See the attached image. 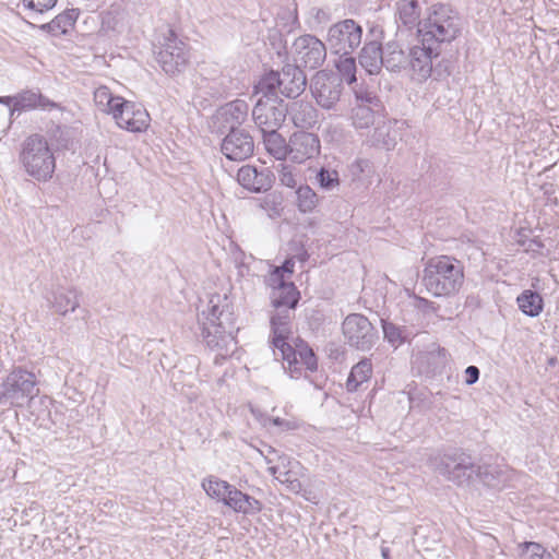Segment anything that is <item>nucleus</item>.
I'll return each instance as SVG.
<instances>
[{
  "label": "nucleus",
  "instance_id": "nucleus-3",
  "mask_svg": "<svg viewBox=\"0 0 559 559\" xmlns=\"http://www.w3.org/2000/svg\"><path fill=\"white\" fill-rule=\"evenodd\" d=\"M460 17L448 4L437 3L428 9L427 16L418 28L419 43L440 49L441 44L451 43L460 33Z\"/></svg>",
  "mask_w": 559,
  "mask_h": 559
},
{
  "label": "nucleus",
  "instance_id": "nucleus-6",
  "mask_svg": "<svg viewBox=\"0 0 559 559\" xmlns=\"http://www.w3.org/2000/svg\"><path fill=\"white\" fill-rule=\"evenodd\" d=\"M156 60L167 75L176 76L189 67V45L174 29L168 28L163 34V41H160Z\"/></svg>",
  "mask_w": 559,
  "mask_h": 559
},
{
  "label": "nucleus",
  "instance_id": "nucleus-34",
  "mask_svg": "<svg viewBox=\"0 0 559 559\" xmlns=\"http://www.w3.org/2000/svg\"><path fill=\"white\" fill-rule=\"evenodd\" d=\"M519 309L528 317H538L544 309L543 297L534 290L525 289L516 297Z\"/></svg>",
  "mask_w": 559,
  "mask_h": 559
},
{
  "label": "nucleus",
  "instance_id": "nucleus-16",
  "mask_svg": "<svg viewBox=\"0 0 559 559\" xmlns=\"http://www.w3.org/2000/svg\"><path fill=\"white\" fill-rule=\"evenodd\" d=\"M357 104L352 108L350 120L356 129L374 126L383 117L380 99L368 92H355Z\"/></svg>",
  "mask_w": 559,
  "mask_h": 559
},
{
  "label": "nucleus",
  "instance_id": "nucleus-26",
  "mask_svg": "<svg viewBox=\"0 0 559 559\" xmlns=\"http://www.w3.org/2000/svg\"><path fill=\"white\" fill-rule=\"evenodd\" d=\"M57 107L58 105L55 102H51L40 93L23 91L15 95V103L10 110V116L13 117L15 112L32 110L35 108L51 110Z\"/></svg>",
  "mask_w": 559,
  "mask_h": 559
},
{
  "label": "nucleus",
  "instance_id": "nucleus-54",
  "mask_svg": "<svg viewBox=\"0 0 559 559\" xmlns=\"http://www.w3.org/2000/svg\"><path fill=\"white\" fill-rule=\"evenodd\" d=\"M465 374H466L465 384L472 385L478 381L480 371H479L478 367H476V366H468L465 369Z\"/></svg>",
  "mask_w": 559,
  "mask_h": 559
},
{
  "label": "nucleus",
  "instance_id": "nucleus-25",
  "mask_svg": "<svg viewBox=\"0 0 559 559\" xmlns=\"http://www.w3.org/2000/svg\"><path fill=\"white\" fill-rule=\"evenodd\" d=\"M223 503L235 512L242 514H255L262 510V503L258 499L242 492L233 485L228 489V495Z\"/></svg>",
  "mask_w": 559,
  "mask_h": 559
},
{
  "label": "nucleus",
  "instance_id": "nucleus-57",
  "mask_svg": "<svg viewBox=\"0 0 559 559\" xmlns=\"http://www.w3.org/2000/svg\"><path fill=\"white\" fill-rule=\"evenodd\" d=\"M294 266H295V263L292 259H288L286 260L282 267L278 269L280 270V273L283 275V272L284 273H288V274H292L294 272Z\"/></svg>",
  "mask_w": 559,
  "mask_h": 559
},
{
  "label": "nucleus",
  "instance_id": "nucleus-58",
  "mask_svg": "<svg viewBox=\"0 0 559 559\" xmlns=\"http://www.w3.org/2000/svg\"><path fill=\"white\" fill-rule=\"evenodd\" d=\"M15 103V95L14 96H2L0 97V104L11 106L13 107V104Z\"/></svg>",
  "mask_w": 559,
  "mask_h": 559
},
{
  "label": "nucleus",
  "instance_id": "nucleus-46",
  "mask_svg": "<svg viewBox=\"0 0 559 559\" xmlns=\"http://www.w3.org/2000/svg\"><path fill=\"white\" fill-rule=\"evenodd\" d=\"M296 467H299V462L292 460L285 454H281L275 463L269 466L267 471L272 476H276L283 472H288Z\"/></svg>",
  "mask_w": 559,
  "mask_h": 559
},
{
  "label": "nucleus",
  "instance_id": "nucleus-48",
  "mask_svg": "<svg viewBox=\"0 0 559 559\" xmlns=\"http://www.w3.org/2000/svg\"><path fill=\"white\" fill-rule=\"evenodd\" d=\"M118 360L121 366L133 364L136 360V354L130 349L131 341L128 336H123L119 343Z\"/></svg>",
  "mask_w": 559,
  "mask_h": 559
},
{
  "label": "nucleus",
  "instance_id": "nucleus-53",
  "mask_svg": "<svg viewBox=\"0 0 559 559\" xmlns=\"http://www.w3.org/2000/svg\"><path fill=\"white\" fill-rule=\"evenodd\" d=\"M526 252L540 253L544 248V243L539 238H533L521 242Z\"/></svg>",
  "mask_w": 559,
  "mask_h": 559
},
{
  "label": "nucleus",
  "instance_id": "nucleus-60",
  "mask_svg": "<svg viewBox=\"0 0 559 559\" xmlns=\"http://www.w3.org/2000/svg\"><path fill=\"white\" fill-rule=\"evenodd\" d=\"M430 405H431V403H430V402H426L425 400H423L421 405H420L421 411H428V409H430Z\"/></svg>",
  "mask_w": 559,
  "mask_h": 559
},
{
  "label": "nucleus",
  "instance_id": "nucleus-38",
  "mask_svg": "<svg viewBox=\"0 0 559 559\" xmlns=\"http://www.w3.org/2000/svg\"><path fill=\"white\" fill-rule=\"evenodd\" d=\"M503 474V471L497 465H477L475 479L483 481L487 486L496 487L504 480Z\"/></svg>",
  "mask_w": 559,
  "mask_h": 559
},
{
  "label": "nucleus",
  "instance_id": "nucleus-37",
  "mask_svg": "<svg viewBox=\"0 0 559 559\" xmlns=\"http://www.w3.org/2000/svg\"><path fill=\"white\" fill-rule=\"evenodd\" d=\"M76 10H68L63 13L57 15L49 23L43 25V28L48 29L51 33H61L64 34L67 31L72 27L78 19Z\"/></svg>",
  "mask_w": 559,
  "mask_h": 559
},
{
  "label": "nucleus",
  "instance_id": "nucleus-44",
  "mask_svg": "<svg viewBox=\"0 0 559 559\" xmlns=\"http://www.w3.org/2000/svg\"><path fill=\"white\" fill-rule=\"evenodd\" d=\"M522 559H554L546 548L535 542H524L519 545Z\"/></svg>",
  "mask_w": 559,
  "mask_h": 559
},
{
  "label": "nucleus",
  "instance_id": "nucleus-33",
  "mask_svg": "<svg viewBox=\"0 0 559 559\" xmlns=\"http://www.w3.org/2000/svg\"><path fill=\"white\" fill-rule=\"evenodd\" d=\"M371 143L372 145L381 146L388 151L395 146L396 131L393 129L391 122L386 121L384 117L374 124Z\"/></svg>",
  "mask_w": 559,
  "mask_h": 559
},
{
  "label": "nucleus",
  "instance_id": "nucleus-23",
  "mask_svg": "<svg viewBox=\"0 0 559 559\" xmlns=\"http://www.w3.org/2000/svg\"><path fill=\"white\" fill-rule=\"evenodd\" d=\"M286 109L287 116L298 129H311L318 122V110L309 102H292L289 105H286Z\"/></svg>",
  "mask_w": 559,
  "mask_h": 559
},
{
  "label": "nucleus",
  "instance_id": "nucleus-30",
  "mask_svg": "<svg viewBox=\"0 0 559 559\" xmlns=\"http://www.w3.org/2000/svg\"><path fill=\"white\" fill-rule=\"evenodd\" d=\"M407 52L395 40L388 41L383 47V67L390 72L407 70Z\"/></svg>",
  "mask_w": 559,
  "mask_h": 559
},
{
  "label": "nucleus",
  "instance_id": "nucleus-55",
  "mask_svg": "<svg viewBox=\"0 0 559 559\" xmlns=\"http://www.w3.org/2000/svg\"><path fill=\"white\" fill-rule=\"evenodd\" d=\"M272 424L274 426L280 427L283 430H289L294 428L293 423L282 419L280 417L269 418L267 421H265V425Z\"/></svg>",
  "mask_w": 559,
  "mask_h": 559
},
{
  "label": "nucleus",
  "instance_id": "nucleus-50",
  "mask_svg": "<svg viewBox=\"0 0 559 559\" xmlns=\"http://www.w3.org/2000/svg\"><path fill=\"white\" fill-rule=\"evenodd\" d=\"M24 7L35 14H43L49 10H51L57 0H22Z\"/></svg>",
  "mask_w": 559,
  "mask_h": 559
},
{
  "label": "nucleus",
  "instance_id": "nucleus-56",
  "mask_svg": "<svg viewBox=\"0 0 559 559\" xmlns=\"http://www.w3.org/2000/svg\"><path fill=\"white\" fill-rule=\"evenodd\" d=\"M416 300H417L416 307L418 309H420L421 311L429 312V311H435L436 310L432 301H429V300H427L425 298H421V297H418Z\"/></svg>",
  "mask_w": 559,
  "mask_h": 559
},
{
  "label": "nucleus",
  "instance_id": "nucleus-10",
  "mask_svg": "<svg viewBox=\"0 0 559 559\" xmlns=\"http://www.w3.org/2000/svg\"><path fill=\"white\" fill-rule=\"evenodd\" d=\"M362 27L352 19H345L331 25L328 29L326 45L332 53H352L360 46Z\"/></svg>",
  "mask_w": 559,
  "mask_h": 559
},
{
  "label": "nucleus",
  "instance_id": "nucleus-31",
  "mask_svg": "<svg viewBox=\"0 0 559 559\" xmlns=\"http://www.w3.org/2000/svg\"><path fill=\"white\" fill-rule=\"evenodd\" d=\"M51 305L57 313L66 316L79 308V294L74 288H60L53 293Z\"/></svg>",
  "mask_w": 559,
  "mask_h": 559
},
{
  "label": "nucleus",
  "instance_id": "nucleus-11",
  "mask_svg": "<svg viewBox=\"0 0 559 559\" xmlns=\"http://www.w3.org/2000/svg\"><path fill=\"white\" fill-rule=\"evenodd\" d=\"M289 53L298 67L314 70L326 59V45L314 35L305 34L294 40Z\"/></svg>",
  "mask_w": 559,
  "mask_h": 559
},
{
  "label": "nucleus",
  "instance_id": "nucleus-42",
  "mask_svg": "<svg viewBox=\"0 0 559 559\" xmlns=\"http://www.w3.org/2000/svg\"><path fill=\"white\" fill-rule=\"evenodd\" d=\"M338 59L335 62L336 69L341 74L342 81L345 80L348 84L356 82V59L352 53L338 55Z\"/></svg>",
  "mask_w": 559,
  "mask_h": 559
},
{
  "label": "nucleus",
  "instance_id": "nucleus-35",
  "mask_svg": "<svg viewBox=\"0 0 559 559\" xmlns=\"http://www.w3.org/2000/svg\"><path fill=\"white\" fill-rule=\"evenodd\" d=\"M372 373V364L369 359H361L356 364L347 378L346 389L349 392H354L360 384L368 381Z\"/></svg>",
  "mask_w": 559,
  "mask_h": 559
},
{
  "label": "nucleus",
  "instance_id": "nucleus-20",
  "mask_svg": "<svg viewBox=\"0 0 559 559\" xmlns=\"http://www.w3.org/2000/svg\"><path fill=\"white\" fill-rule=\"evenodd\" d=\"M237 181L246 190L261 193L272 188V174L269 169L259 170L251 165H243L237 171Z\"/></svg>",
  "mask_w": 559,
  "mask_h": 559
},
{
  "label": "nucleus",
  "instance_id": "nucleus-18",
  "mask_svg": "<svg viewBox=\"0 0 559 559\" xmlns=\"http://www.w3.org/2000/svg\"><path fill=\"white\" fill-rule=\"evenodd\" d=\"M221 151L229 160L242 162L253 154L254 142L249 132L234 129L223 139Z\"/></svg>",
  "mask_w": 559,
  "mask_h": 559
},
{
  "label": "nucleus",
  "instance_id": "nucleus-28",
  "mask_svg": "<svg viewBox=\"0 0 559 559\" xmlns=\"http://www.w3.org/2000/svg\"><path fill=\"white\" fill-rule=\"evenodd\" d=\"M276 312L271 318V326H272V344L274 349L278 347H283L288 343L290 335V319H292V310L290 308H281L275 309Z\"/></svg>",
  "mask_w": 559,
  "mask_h": 559
},
{
  "label": "nucleus",
  "instance_id": "nucleus-15",
  "mask_svg": "<svg viewBox=\"0 0 559 559\" xmlns=\"http://www.w3.org/2000/svg\"><path fill=\"white\" fill-rule=\"evenodd\" d=\"M440 55V49L427 43L409 48L407 52V70L413 81L425 82L432 73V60Z\"/></svg>",
  "mask_w": 559,
  "mask_h": 559
},
{
  "label": "nucleus",
  "instance_id": "nucleus-52",
  "mask_svg": "<svg viewBox=\"0 0 559 559\" xmlns=\"http://www.w3.org/2000/svg\"><path fill=\"white\" fill-rule=\"evenodd\" d=\"M258 451L270 466L273 465L281 455L276 449L269 444H262V448L258 449Z\"/></svg>",
  "mask_w": 559,
  "mask_h": 559
},
{
  "label": "nucleus",
  "instance_id": "nucleus-43",
  "mask_svg": "<svg viewBox=\"0 0 559 559\" xmlns=\"http://www.w3.org/2000/svg\"><path fill=\"white\" fill-rule=\"evenodd\" d=\"M319 187L325 191L338 189L341 185L338 171L335 169L321 167L316 176Z\"/></svg>",
  "mask_w": 559,
  "mask_h": 559
},
{
  "label": "nucleus",
  "instance_id": "nucleus-4",
  "mask_svg": "<svg viewBox=\"0 0 559 559\" xmlns=\"http://www.w3.org/2000/svg\"><path fill=\"white\" fill-rule=\"evenodd\" d=\"M19 160L24 171L37 181L46 182L53 176L56 158L48 141L40 134H32L23 141Z\"/></svg>",
  "mask_w": 559,
  "mask_h": 559
},
{
  "label": "nucleus",
  "instance_id": "nucleus-5",
  "mask_svg": "<svg viewBox=\"0 0 559 559\" xmlns=\"http://www.w3.org/2000/svg\"><path fill=\"white\" fill-rule=\"evenodd\" d=\"M35 373L14 368L0 384V404L22 407L38 394Z\"/></svg>",
  "mask_w": 559,
  "mask_h": 559
},
{
  "label": "nucleus",
  "instance_id": "nucleus-8",
  "mask_svg": "<svg viewBox=\"0 0 559 559\" xmlns=\"http://www.w3.org/2000/svg\"><path fill=\"white\" fill-rule=\"evenodd\" d=\"M430 465L435 472L459 486L473 481L477 471V465L472 457L461 451L438 454L430 459Z\"/></svg>",
  "mask_w": 559,
  "mask_h": 559
},
{
  "label": "nucleus",
  "instance_id": "nucleus-29",
  "mask_svg": "<svg viewBox=\"0 0 559 559\" xmlns=\"http://www.w3.org/2000/svg\"><path fill=\"white\" fill-rule=\"evenodd\" d=\"M130 29L129 14L119 5H111L102 16V31L106 34H123Z\"/></svg>",
  "mask_w": 559,
  "mask_h": 559
},
{
  "label": "nucleus",
  "instance_id": "nucleus-61",
  "mask_svg": "<svg viewBox=\"0 0 559 559\" xmlns=\"http://www.w3.org/2000/svg\"><path fill=\"white\" fill-rule=\"evenodd\" d=\"M411 403H412V407H419V405L415 404L416 403V397L412 396L411 397Z\"/></svg>",
  "mask_w": 559,
  "mask_h": 559
},
{
  "label": "nucleus",
  "instance_id": "nucleus-40",
  "mask_svg": "<svg viewBox=\"0 0 559 559\" xmlns=\"http://www.w3.org/2000/svg\"><path fill=\"white\" fill-rule=\"evenodd\" d=\"M297 206L302 213H311L319 204V197L309 186H300L297 191Z\"/></svg>",
  "mask_w": 559,
  "mask_h": 559
},
{
  "label": "nucleus",
  "instance_id": "nucleus-17",
  "mask_svg": "<svg viewBox=\"0 0 559 559\" xmlns=\"http://www.w3.org/2000/svg\"><path fill=\"white\" fill-rule=\"evenodd\" d=\"M288 147V158L295 164H304L320 155L321 141L316 133L297 131L289 136Z\"/></svg>",
  "mask_w": 559,
  "mask_h": 559
},
{
  "label": "nucleus",
  "instance_id": "nucleus-39",
  "mask_svg": "<svg viewBox=\"0 0 559 559\" xmlns=\"http://www.w3.org/2000/svg\"><path fill=\"white\" fill-rule=\"evenodd\" d=\"M348 173L353 181H362L372 178L374 166L367 158H356L348 165Z\"/></svg>",
  "mask_w": 559,
  "mask_h": 559
},
{
  "label": "nucleus",
  "instance_id": "nucleus-41",
  "mask_svg": "<svg viewBox=\"0 0 559 559\" xmlns=\"http://www.w3.org/2000/svg\"><path fill=\"white\" fill-rule=\"evenodd\" d=\"M230 484L226 480H222L216 477H209L202 481V487L205 492L213 499L224 502L226 496L228 495V489L230 488Z\"/></svg>",
  "mask_w": 559,
  "mask_h": 559
},
{
  "label": "nucleus",
  "instance_id": "nucleus-51",
  "mask_svg": "<svg viewBox=\"0 0 559 559\" xmlns=\"http://www.w3.org/2000/svg\"><path fill=\"white\" fill-rule=\"evenodd\" d=\"M205 87L210 88V95L212 97H222L227 92V87L224 85L223 80H205Z\"/></svg>",
  "mask_w": 559,
  "mask_h": 559
},
{
  "label": "nucleus",
  "instance_id": "nucleus-2",
  "mask_svg": "<svg viewBox=\"0 0 559 559\" xmlns=\"http://www.w3.org/2000/svg\"><path fill=\"white\" fill-rule=\"evenodd\" d=\"M463 263L450 255H439L427 261L421 283L436 297H450L464 284Z\"/></svg>",
  "mask_w": 559,
  "mask_h": 559
},
{
  "label": "nucleus",
  "instance_id": "nucleus-21",
  "mask_svg": "<svg viewBox=\"0 0 559 559\" xmlns=\"http://www.w3.org/2000/svg\"><path fill=\"white\" fill-rule=\"evenodd\" d=\"M270 281L274 286L271 295L272 305L275 309L290 308L295 309L299 300V292L296 289L293 283H286L283 280V275L280 270H275L271 275Z\"/></svg>",
  "mask_w": 559,
  "mask_h": 559
},
{
  "label": "nucleus",
  "instance_id": "nucleus-19",
  "mask_svg": "<svg viewBox=\"0 0 559 559\" xmlns=\"http://www.w3.org/2000/svg\"><path fill=\"white\" fill-rule=\"evenodd\" d=\"M112 117L119 128L130 132H143L150 122V115L145 108L126 99L122 105H119Z\"/></svg>",
  "mask_w": 559,
  "mask_h": 559
},
{
  "label": "nucleus",
  "instance_id": "nucleus-45",
  "mask_svg": "<svg viewBox=\"0 0 559 559\" xmlns=\"http://www.w3.org/2000/svg\"><path fill=\"white\" fill-rule=\"evenodd\" d=\"M278 174L280 182L287 188H295L297 185L298 169L287 164L286 160H281L275 167Z\"/></svg>",
  "mask_w": 559,
  "mask_h": 559
},
{
  "label": "nucleus",
  "instance_id": "nucleus-12",
  "mask_svg": "<svg viewBox=\"0 0 559 559\" xmlns=\"http://www.w3.org/2000/svg\"><path fill=\"white\" fill-rule=\"evenodd\" d=\"M346 343L359 350H369L378 341V331L367 317L360 313L348 314L342 323Z\"/></svg>",
  "mask_w": 559,
  "mask_h": 559
},
{
  "label": "nucleus",
  "instance_id": "nucleus-1",
  "mask_svg": "<svg viewBox=\"0 0 559 559\" xmlns=\"http://www.w3.org/2000/svg\"><path fill=\"white\" fill-rule=\"evenodd\" d=\"M202 335L206 345L217 350L215 362L218 358H227L237 348L234 335L235 316L233 302L226 293L211 295L206 309L201 314Z\"/></svg>",
  "mask_w": 559,
  "mask_h": 559
},
{
  "label": "nucleus",
  "instance_id": "nucleus-13",
  "mask_svg": "<svg viewBox=\"0 0 559 559\" xmlns=\"http://www.w3.org/2000/svg\"><path fill=\"white\" fill-rule=\"evenodd\" d=\"M262 92L263 97L258 99L252 109V119L261 132L278 130L287 117L286 104L267 91Z\"/></svg>",
  "mask_w": 559,
  "mask_h": 559
},
{
  "label": "nucleus",
  "instance_id": "nucleus-14",
  "mask_svg": "<svg viewBox=\"0 0 559 559\" xmlns=\"http://www.w3.org/2000/svg\"><path fill=\"white\" fill-rule=\"evenodd\" d=\"M342 79L325 71H318L311 80L310 91L319 106L333 109L340 102L343 93Z\"/></svg>",
  "mask_w": 559,
  "mask_h": 559
},
{
  "label": "nucleus",
  "instance_id": "nucleus-9",
  "mask_svg": "<svg viewBox=\"0 0 559 559\" xmlns=\"http://www.w3.org/2000/svg\"><path fill=\"white\" fill-rule=\"evenodd\" d=\"M274 355L286 362L284 368L289 371L292 378H298L304 369L314 371L318 367L313 350L300 338L294 340V345L288 342L283 347L274 349Z\"/></svg>",
  "mask_w": 559,
  "mask_h": 559
},
{
  "label": "nucleus",
  "instance_id": "nucleus-24",
  "mask_svg": "<svg viewBox=\"0 0 559 559\" xmlns=\"http://www.w3.org/2000/svg\"><path fill=\"white\" fill-rule=\"evenodd\" d=\"M395 21L397 26H404L407 29L419 28L423 23L421 4L418 0H396L395 1Z\"/></svg>",
  "mask_w": 559,
  "mask_h": 559
},
{
  "label": "nucleus",
  "instance_id": "nucleus-32",
  "mask_svg": "<svg viewBox=\"0 0 559 559\" xmlns=\"http://www.w3.org/2000/svg\"><path fill=\"white\" fill-rule=\"evenodd\" d=\"M262 134L267 153L280 162L286 160L289 156V147L284 136L280 134L277 130H267L262 132Z\"/></svg>",
  "mask_w": 559,
  "mask_h": 559
},
{
  "label": "nucleus",
  "instance_id": "nucleus-27",
  "mask_svg": "<svg viewBox=\"0 0 559 559\" xmlns=\"http://www.w3.org/2000/svg\"><path fill=\"white\" fill-rule=\"evenodd\" d=\"M359 64L370 75H377L383 68V47L377 40L365 43L359 52Z\"/></svg>",
  "mask_w": 559,
  "mask_h": 559
},
{
  "label": "nucleus",
  "instance_id": "nucleus-36",
  "mask_svg": "<svg viewBox=\"0 0 559 559\" xmlns=\"http://www.w3.org/2000/svg\"><path fill=\"white\" fill-rule=\"evenodd\" d=\"M94 102L100 110L114 115L119 105L123 104V98L114 96L108 87L100 86L94 92Z\"/></svg>",
  "mask_w": 559,
  "mask_h": 559
},
{
  "label": "nucleus",
  "instance_id": "nucleus-7",
  "mask_svg": "<svg viewBox=\"0 0 559 559\" xmlns=\"http://www.w3.org/2000/svg\"><path fill=\"white\" fill-rule=\"evenodd\" d=\"M307 78L300 67L287 63L282 71H271L259 83L260 91H267L272 96H277L276 91L288 98L299 96L306 88Z\"/></svg>",
  "mask_w": 559,
  "mask_h": 559
},
{
  "label": "nucleus",
  "instance_id": "nucleus-49",
  "mask_svg": "<svg viewBox=\"0 0 559 559\" xmlns=\"http://www.w3.org/2000/svg\"><path fill=\"white\" fill-rule=\"evenodd\" d=\"M274 478L280 483L285 484L287 488L295 493H298L302 489V485L297 478V472L295 468L288 472H283L274 476Z\"/></svg>",
  "mask_w": 559,
  "mask_h": 559
},
{
  "label": "nucleus",
  "instance_id": "nucleus-22",
  "mask_svg": "<svg viewBox=\"0 0 559 559\" xmlns=\"http://www.w3.org/2000/svg\"><path fill=\"white\" fill-rule=\"evenodd\" d=\"M249 112L248 104L242 99H236L230 103H227L221 106L216 114L214 115V119L216 122L221 123L223 128L234 130L239 129Z\"/></svg>",
  "mask_w": 559,
  "mask_h": 559
},
{
  "label": "nucleus",
  "instance_id": "nucleus-59",
  "mask_svg": "<svg viewBox=\"0 0 559 559\" xmlns=\"http://www.w3.org/2000/svg\"><path fill=\"white\" fill-rule=\"evenodd\" d=\"M381 556L383 559H391L390 549L388 547H381Z\"/></svg>",
  "mask_w": 559,
  "mask_h": 559
},
{
  "label": "nucleus",
  "instance_id": "nucleus-47",
  "mask_svg": "<svg viewBox=\"0 0 559 559\" xmlns=\"http://www.w3.org/2000/svg\"><path fill=\"white\" fill-rule=\"evenodd\" d=\"M384 338L394 347L401 345L405 337L403 331L394 323L382 321Z\"/></svg>",
  "mask_w": 559,
  "mask_h": 559
}]
</instances>
